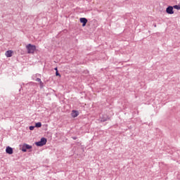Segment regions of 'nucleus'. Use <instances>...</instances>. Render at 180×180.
I'll list each match as a JSON object with an SVG mask.
<instances>
[{
	"label": "nucleus",
	"mask_w": 180,
	"mask_h": 180,
	"mask_svg": "<svg viewBox=\"0 0 180 180\" xmlns=\"http://www.w3.org/2000/svg\"><path fill=\"white\" fill-rule=\"evenodd\" d=\"M26 49L28 54H33L34 51H36V46L34 45H32V44H27L26 46Z\"/></svg>",
	"instance_id": "f257e3e1"
},
{
	"label": "nucleus",
	"mask_w": 180,
	"mask_h": 180,
	"mask_svg": "<svg viewBox=\"0 0 180 180\" xmlns=\"http://www.w3.org/2000/svg\"><path fill=\"white\" fill-rule=\"evenodd\" d=\"M47 143V139L41 138L40 141L35 142V144L37 147H43V146H46Z\"/></svg>",
	"instance_id": "f03ea898"
},
{
	"label": "nucleus",
	"mask_w": 180,
	"mask_h": 180,
	"mask_svg": "<svg viewBox=\"0 0 180 180\" xmlns=\"http://www.w3.org/2000/svg\"><path fill=\"white\" fill-rule=\"evenodd\" d=\"M30 148H32V146L24 143L22 147V151L26 153L27 150H30Z\"/></svg>",
	"instance_id": "7ed1b4c3"
},
{
	"label": "nucleus",
	"mask_w": 180,
	"mask_h": 180,
	"mask_svg": "<svg viewBox=\"0 0 180 180\" xmlns=\"http://www.w3.org/2000/svg\"><path fill=\"white\" fill-rule=\"evenodd\" d=\"M166 12L168 13V15H174V7L172 6H169L166 8Z\"/></svg>",
	"instance_id": "20e7f679"
},
{
	"label": "nucleus",
	"mask_w": 180,
	"mask_h": 180,
	"mask_svg": "<svg viewBox=\"0 0 180 180\" xmlns=\"http://www.w3.org/2000/svg\"><path fill=\"white\" fill-rule=\"evenodd\" d=\"M80 22L82 23V27H84V26H86V23H88V20L85 18H81L79 19Z\"/></svg>",
	"instance_id": "39448f33"
},
{
	"label": "nucleus",
	"mask_w": 180,
	"mask_h": 180,
	"mask_svg": "<svg viewBox=\"0 0 180 180\" xmlns=\"http://www.w3.org/2000/svg\"><path fill=\"white\" fill-rule=\"evenodd\" d=\"M6 153L10 155L13 154V148H11L10 146H7L6 148Z\"/></svg>",
	"instance_id": "423d86ee"
},
{
	"label": "nucleus",
	"mask_w": 180,
	"mask_h": 180,
	"mask_svg": "<svg viewBox=\"0 0 180 180\" xmlns=\"http://www.w3.org/2000/svg\"><path fill=\"white\" fill-rule=\"evenodd\" d=\"M79 115V112L78 110H73L72 111L71 115L72 117H77Z\"/></svg>",
	"instance_id": "0eeeda50"
},
{
	"label": "nucleus",
	"mask_w": 180,
	"mask_h": 180,
	"mask_svg": "<svg viewBox=\"0 0 180 180\" xmlns=\"http://www.w3.org/2000/svg\"><path fill=\"white\" fill-rule=\"evenodd\" d=\"M100 120L101 122H106V120H108V115H100Z\"/></svg>",
	"instance_id": "6e6552de"
},
{
	"label": "nucleus",
	"mask_w": 180,
	"mask_h": 180,
	"mask_svg": "<svg viewBox=\"0 0 180 180\" xmlns=\"http://www.w3.org/2000/svg\"><path fill=\"white\" fill-rule=\"evenodd\" d=\"M12 53H13L12 51H6V57H12Z\"/></svg>",
	"instance_id": "1a4fd4ad"
},
{
	"label": "nucleus",
	"mask_w": 180,
	"mask_h": 180,
	"mask_svg": "<svg viewBox=\"0 0 180 180\" xmlns=\"http://www.w3.org/2000/svg\"><path fill=\"white\" fill-rule=\"evenodd\" d=\"M35 127H41V122H37L35 124Z\"/></svg>",
	"instance_id": "9d476101"
},
{
	"label": "nucleus",
	"mask_w": 180,
	"mask_h": 180,
	"mask_svg": "<svg viewBox=\"0 0 180 180\" xmlns=\"http://www.w3.org/2000/svg\"><path fill=\"white\" fill-rule=\"evenodd\" d=\"M173 8H174V9H177V11H179V9H180V6L175 5V6H173Z\"/></svg>",
	"instance_id": "9b49d317"
},
{
	"label": "nucleus",
	"mask_w": 180,
	"mask_h": 180,
	"mask_svg": "<svg viewBox=\"0 0 180 180\" xmlns=\"http://www.w3.org/2000/svg\"><path fill=\"white\" fill-rule=\"evenodd\" d=\"M36 81H37V82H39V83L41 84V85L43 84V82H41V79H40V78H37V79H36Z\"/></svg>",
	"instance_id": "f8f14e48"
},
{
	"label": "nucleus",
	"mask_w": 180,
	"mask_h": 180,
	"mask_svg": "<svg viewBox=\"0 0 180 180\" xmlns=\"http://www.w3.org/2000/svg\"><path fill=\"white\" fill-rule=\"evenodd\" d=\"M56 77H61V75H60V73L58 72V71L56 72Z\"/></svg>",
	"instance_id": "ddd939ff"
},
{
	"label": "nucleus",
	"mask_w": 180,
	"mask_h": 180,
	"mask_svg": "<svg viewBox=\"0 0 180 180\" xmlns=\"http://www.w3.org/2000/svg\"><path fill=\"white\" fill-rule=\"evenodd\" d=\"M30 130H34V126H30Z\"/></svg>",
	"instance_id": "4468645a"
},
{
	"label": "nucleus",
	"mask_w": 180,
	"mask_h": 180,
	"mask_svg": "<svg viewBox=\"0 0 180 180\" xmlns=\"http://www.w3.org/2000/svg\"><path fill=\"white\" fill-rule=\"evenodd\" d=\"M72 139L73 140H77V136H72Z\"/></svg>",
	"instance_id": "2eb2a0df"
},
{
	"label": "nucleus",
	"mask_w": 180,
	"mask_h": 180,
	"mask_svg": "<svg viewBox=\"0 0 180 180\" xmlns=\"http://www.w3.org/2000/svg\"><path fill=\"white\" fill-rule=\"evenodd\" d=\"M54 70H55V71H58L57 68H55Z\"/></svg>",
	"instance_id": "dca6fc26"
},
{
	"label": "nucleus",
	"mask_w": 180,
	"mask_h": 180,
	"mask_svg": "<svg viewBox=\"0 0 180 180\" xmlns=\"http://www.w3.org/2000/svg\"><path fill=\"white\" fill-rule=\"evenodd\" d=\"M154 26H155V27H157V25L156 24H155Z\"/></svg>",
	"instance_id": "f3484780"
}]
</instances>
